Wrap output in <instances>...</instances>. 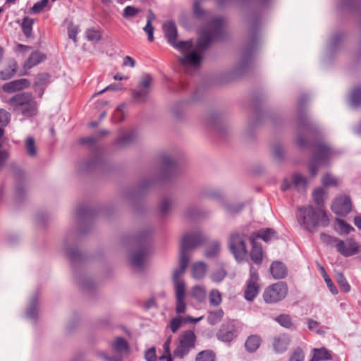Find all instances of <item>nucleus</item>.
Masks as SVG:
<instances>
[{"mask_svg": "<svg viewBox=\"0 0 361 361\" xmlns=\"http://www.w3.org/2000/svg\"><path fill=\"white\" fill-rule=\"evenodd\" d=\"M225 23V18L214 17L204 23L200 30L196 43L192 39L177 42L178 31L173 21L164 23L163 31L169 44L180 53L179 63L185 67L198 68L211 43L224 38Z\"/></svg>", "mask_w": 361, "mask_h": 361, "instance_id": "obj_1", "label": "nucleus"}, {"mask_svg": "<svg viewBox=\"0 0 361 361\" xmlns=\"http://www.w3.org/2000/svg\"><path fill=\"white\" fill-rule=\"evenodd\" d=\"M309 99V95L302 94L298 102V124L296 143L302 149H312V155L309 171L314 177L317 175L319 168L327 165L338 152L331 144L324 140L318 124L310 120L305 114V106Z\"/></svg>", "mask_w": 361, "mask_h": 361, "instance_id": "obj_2", "label": "nucleus"}, {"mask_svg": "<svg viewBox=\"0 0 361 361\" xmlns=\"http://www.w3.org/2000/svg\"><path fill=\"white\" fill-rule=\"evenodd\" d=\"M274 0H216L221 7L231 5L235 2L243 11H247L245 20L249 25L250 36L245 47L239 62L234 71L229 76V80L241 75L251 66L252 57L259 44L258 35L262 26L261 13L267 8Z\"/></svg>", "mask_w": 361, "mask_h": 361, "instance_id": "obj_3", "label": "nucleus"}, {"mask_svg": "<svg viewBox=\"0 0 361 361\" xmlns=\"http://www.w3.org/2000/svg\"><path fill=\"white\" fill-rule=\"evenodd\" d=\"M206 239V236L199 230L185 233L181 239L180 267L175 269L173 273L176 297V312L178 314L184 313L187 307L185 302V284L180 279V276L185 272L188 267L190 251L200 246Z\"/></svg>", "mask_w": 361, "mask_h": 361, "instance_id": "obj_4", "label": "nucleus"}, {"mask_svg": "<svg viewBox=\"0 0 361 361\" xmlns=\"http://www.w3.org/2000/svg\"><path fill=\"white\" fill-rule=\"evenodd\" d=\"M94 214V210L86 205H80L76 209L75 220L78 224L77 228L68 231L63 242L64 252L73 264L82 263L85 261V257L75 245L79 235L86 232L82 226L88 224Z\"/></svg>", "mask_w": 361, "mask_h": 361, "instance_id": "obj_5", "label": "nucleus"}, {"mask_svg": "<svg viewBox=\"0 0 361 361\" xmlns=\"http://www.w3.org/2000/svg\"><path fill=\"white\" fill-rule=\"evenodd\" d=\"M180 168L176 160L169 155H164L161 157V172L159 177L145 178L139 183L136 190L130 192L127 197L134 199L142 194L146 190L152 186L158 180H167L178 174Z\"/></svg>", "mask_w": 361, "mask_h": 361, "instance_id": "obj_6", "label": "nucleus"}, {"mask_svg": "<svg viewBox=\"0 0 361 361\" xmlns=\"http://www.w3.org/2000/svg\"><path fill=\"white\" fill-rule=\"evenodd\" d=\"M298 224L304 229L313 232L318 226H326L329 219L326 213L320 209H315L312 205L298 207L296 212Z\"/></svg>", "mask_w": 361, "mask_h": 361, "instance_id": "obj_7", "label": "nucleus"}, {"mask_svg": "<svg viewBox=\"0 0 361 361\" xmlns=\"http://www.w3.org/2000/svg\"><path fill=\"white\" fill-rule=\"evenodd\" d=\"M151 230L147 229L138 233L135 242L137 245V250L130 253L129 259L132 268L137 272H141L145 268V259L148 254V238Z\"/></svg>", "mask_w": 361, "mask_h": 361, "instance_id": "obj_8", "label": "nucleus"}, {"mask_svg": "<svg viewBox=\"0 0 361 361\" xmlns=\"http://www.w3.org/2000/svg\"><path fill=\"white\" fill-rule=\"evenodd\" d=\"M8 104L13 110L25 117H32L37 114V106L33 96L29 92H22L12 97Z\"/></svg>", "mask_w": 361, "mask_h": 361, "instance_id": "obj_9", "label": "nucleus"}, {"mask_svg": "<svg viewBox=\"0 0 361 361\" xmlns=\"http://www.w3.org/2000/svg\"><path fill=\"white\" fill-rule=\"evenodd\" d=\"M245 237L240 233H233L228 240V248L238 262L243 261L247 256Z\"/></svg>", "mask_w": 361, "mask_h": 361, "instance_id": "obj_10", "label": "nucleus"}, {"mask_svg": "<svg viewBox=\"0 0 361 361\" xmlns=\"http://www.w3.org/2000/svg\"><path fill=\"white\" fill-rule=\"evenodd\" d=\"M196 336L191 330L183 332L178 338V344L173 350V356L180 359L188 355L190 351L195 348Z\"/></svg>", "mask_w": 361, "mask_h": 361, "instance_id": "obj_11", "label": "nucleus"}, {"mask_svg": "<svg viewBox=\"0 0 361 361\" xmlns=\"http://www.w3.org/2000/svg\"><path fill=\"white\" fill-rule=\"evenodd\" d=\"M288 293V287L283 281L277 282L265 289L263 298L267 303H275L283 300Z\"/></svg>", "mask_w": 361, "mask_h": 361, "instance_id": "obj_12", "label": "nucleus"}, {"mask_svg": "<svg viewBox=\"0 0 361 361\" xmlns=\"http://www.w3.org/2000/svg\"><path fill=\"white\" fill-rule=\"evenodd\" d=\"M152 78L148 74L143 75L138 82L137 87L132 90L133 99L136 102H145L149 97Z\"/></svg>", "mask_w": 361, "mask_h": 361, "instance_id": "obj_13", "label": "nucleus"}, {"mask_svg": "<svg viewBox=\"0 0 361 361\" xmlns=\"http://www.w3.org/2000/svg\"><path fill=\"white\" fill-rule=\"evenodd\" d=\"M259 275L257 270L254 267L250 266V279L247 282L246 288L244 292V297L248 301H252L257 295L259 290L258 283Z\"/></svg>", "mask_w": 361, "mask_h": 361, "instance_id": "obj_14", "label": "nucleus"}, {"mask_svg": "<svg viewBox=\"0 0 361 361\" xmlns=\"http://www.w3.org/2000/svg\"><path fill=\"white\" fill-rule=\"evenodd\" d=\"M106 160L104 151L101 149L95 150L92 156L86 161L85 165V171L102 170L105 168Z\"/></svg>", "mask_w": 361, "mask_h": 361, "instance_id": "obj_15", "label": "nucleus"}, {"mask_svg": "<svg viewBox=\"0 0 361 361\" xmlns=\"http://www.w3.org/2000/svg\"><path fill=\"white\" fill-rule=\"evenodd\" d=\"M351 209L350 198L345 195L336 197L331 204L332 211L339 216L347 215L351 211Z\"/></svg>", "mask_w": 361, "mask_h": 361, "instance_id": "obj_16", "label": "nucleus"}, {"mask_svg": "<svg viewBox=\"0 0 361 361\" xmlns=\"http://www.w3.org/2000/svg\"><path fill=\"white\" fill-rule=\"evenodd\" d=\"M336 248L341 255L345 257L355 255L359 252V246L353 238H348L345 240L339 239L338 244H336Z\"/></svg>", "mask_w": 361, "mask_h": 361, "instance_id": "obj_17", "label": "nucleus"}, {"mask_svg": "<svg viewBox=\"0 0 361 361\" xmlns=\"http://www.w3.org/2000/svg\"><path fill=\"white\" fill-rule=\"evenodd\" d=\"M343 38L342 32H336L331 37L325 49L324 61L330 59L337 53L341 48Z\"/></svg>", "mask_w": 361, "mask_h": 361, "instance_id": "obj_18", "label": "nucleus"}, {"mask_svg": "<svg viewBox=\"0 0 361 361\" xmlns=\"http://www.w3.org/2000/svg\"><path fill=\"white\" fill-rule=\"evenodd\" d=\"M308 185L307 179L302 174L297 173H294L292 176L291 181L289 183L286 180L281 185V189L286 190L290 188H293L298 192H303L305 190Z\"/></svg>", "mask_w": 361, "mask_h": 361, "instance_id": "obj_19", "label": "nucleus"}, {"mask_svg": "<svg viewBox=\"0 0 361 361\" xmlns=\"http://www.w3.org/2000/svg\"><path fill=\"white\" fill-rule=\"evenodd\" d=\"M39 311V303L37 293H34L28 300L27 307L25 310V317L35 322L38 317Z\"/></svg>", "mask_w": 361, "mask_h": 361, "instance_id": "obj_20", "label": "nucleus"}, {"mask_svg": "<svg viewBox=\"0 0 361 361\" xmlns=\"http://www.w3.org/2000/svg\"><path fill=\"white\" fill-rule=\"evenodd\" d=\"M216 336L219 340L223 342L227 343L231 341L236 336L234 325L231 323L222 324Z\"/></svg>", "mask_w": 361, "mask_h": 361, "instance_id": "obj_21", "label": "nucleus"}, {"mask_svg": "<svg viewBox=\"0 0 361 361\" xmlns=\"http://www.w3.org/2000/svg\"><path fill=\"white\" fill-rule=\"evenodd\" d=\"M111 347L114 353L119 355H128L130 347L128 341L123 337H116L112 342Z\"/></svg>", "mask_w": 361, "mask_h": 361, "instance_id": "obj_22", "label": "nucleus"}, {"mask_svg": "<svg viewBox=\"0 0 361 361\" xmlns=\"http://www.w3.org/2000/svg\"><path fill=\"white\" fill-rule=\"evenodd\" d=\"M290 343V338L286 334L275 336L273 340V348L276 353L281 354L286 351Z\"/></svg>", "mask_w": 361, "mask_h": 361, "instance_id": "obj_23", "label": "nucleus"}, {"mask_svg": "<svg viewBox=\"0 0 361 361\" xmlns=\"http://www.w3.org/2000/svg\"><path fill=\"white\" fill-rule=\"evenodd\" d=\"M203 319V317H200L198 318H194L191 316H187L185 317H176L173 318L169 324V327L173 333H176L178 329L180 327L183 322L184 323H192L195 324L200 321H201Z\"/></svg>", "mask_w": 361, "mask_h": 361, "instance_id": "obj_24", "label": "nucleus"}, {"mask_svg": "<svg viewBox=\"0 0 361 361\" xmlns=\"http://www.w3.org/2000/svg\"><path fill=\"white\" fill-rule=\"evenodd\" d=\"M361 7V0H339L336 8L340 12H353Z\"/></svg>", "mask_w": 361, "mask_h": 361, "instance_id": "obj_25", "label": "nucleus"}, {"mask_svg": "<svg viewBox=\"0 0 361 361\" xmlns=\"http://www.w3.org/2000/svg\"><path fill=\"white\" fill-rule=\"evenodd\" d=\"M250 243L252 250L250 252V257L252 261L256 264H260L262 262V247L260 243H258L253 235H250Z\"/></svg>", "mask_w": 361, "mask_h": 361, "instance_id": "obj_26", "label": "nucleus"}, {"mask_svg": "<svg viewBox=\"0 0 361 361\" xmlns=\"http://www.w3.org/2000/svg\"><path fill=\"white\" fill-rule=\"evenodd\" d=\"M30 85L28 80L22 78L11 82H7L4 85L3 90L6 92H13L25 88Z\"/></svg>", "mask_w": 361, "mask_h": 361, "instance_id": "obj_27", "label": "nucleus"}, {"mask_svg": "<svg viewBox=\"0 0 361 361\" xmlns=\"http://www.w3.org/2000/svg\"><path fill=\"white\" fill-rule=\"evenodd\" d=\"M46 59V56L39 51H35L32 52L28 57V59L25 61L23 68L25 70H29L34 66L39 64L41 62L44 61Z\"/></svg>", "mask_w": 361, "mask_h": 361, "instance_id": "obj_28", "label": "nucleus"}, {"mask_svg": "<svg viewBox=\"0 0 361 361\" xmlns=\"http://www.w3.org/2000/svg\"><path fill=\"white\" fill-rule=\"evenodd\" d=\"M261 117L260 113L256 111L252 117L249 118L245 130V134L247 137H252L253 135L256 127L261 123Z\"/></svg>", "mask_w": 361, "mask_h": 361, "instance_id": "obj_29", "label": "nucleus"}, {"mask_svg": "<svg viewBox=\"0 0 361 361\" xmlns=\"http://www.w3.org/2000/svg\"><path fill=\"white\" fill-rule=\"evenodd\" d=\"M270 272L274 279H280L286 276L287 269L282 262L276 261L271 264Z\"/></svg>", "mask_w": 361, "mask_h": 361, "instance_id": "obj_30", "label": "nucleus"}, {"mask_svg": "<svg viewBox=\"0 0 361 361\" xmlns=\"http://www.w3.org/2000/svg\"><path fill=\"white\" fill-rule=\"evenodd\" d=\"M50 82V75L47 73L38 74L35 79V87L36 91L39 90L40 96L43 94L44 88Z\"/></svg>", "mask_w": 361, "mask_h": 361, "instance_id": "obj_31", "label": "nucleus"}, {"mask_svg": "<svg viewBox=\"0 0 361 361\" xmlns=\"http://www.w3.org/2000/svg\"><path fill=\"white\" fill-rule=\"evenodd\" d=\"M251 235H253L255 240L261 238L267 243L277 238L276 232L272 228L261 229Z\"/></svg>", "mask_w": 361, "mask_h": 361, "instance_id": "obj_32", "label": "nucleus"}, {"mask_svg": "<svg viewBox=\"0 0 361 361\" xmlns=\"http://www.w3.org/2000/svg\"><path fill=\"white\" fill-rule=\"evenodd\" d=\"M262 339L258 335H251L247 337L245 343V348L249 353L255 352L260 346Z\"/></svg>", "mask_w": 361, "mask_h": 361, "instance_id": "obj_33", "label": "nucleus"}, {"mask_svg": "<svg viewBox=\"0 0 361 361\" xmlns=\"http://www.w3.org/2000/svg\"><path fill=\"white\" fill-rule=\"evenodd\" d=\"M135 133L132 131L124 132L119 135L115 142V145L120 148L130 145L135 139Z\"/></svg>", "mask_w": 361, "mask_h": 361, "instance_id": "obj_34", "label": "nucleus"}, {"mask_svg": "<svg viewBox=\"0 0 361 361\" xmlns=\"http://www.w3.org/2000/svg\"><path fill=\"white\" fill-rule=\"evenodd\" d=\"M207 266L203 262H198L192 265V277L195 279H202L207 271Z\"/></svg>", "mask_w": 361, "mask_h": 361, "instance_id": "obj_35", "label": "nucleus"}, {"mask_svg": "<svg viewBox=\"0 0 361 361\" xmlns=\"http://www.w3.org/2000/svg\"><path fill=\"white\" fill-rule=\"evenodd\" d=\"M18 65L15 61H10L8 66L0 72L1 78L4 80H8L14 76L17 71Z\"/></svg>", "mask_w": 361, "mask_h": 361, "instance_id": "obj_36", "label": "nucleus"}, {"mask_svg": "<svg viewBox=\"0 0 361 361\" xmlns=\"http://www.w3.org/2000/svg\"><path fill=\"white\" fill-rule=\"evenodd\" d=\"M331 358V354L328 350L324 348L313 350V357L310 361L327 360Z\"/></svg>", "mask_w": 361, "mask_h": 361, "instance_id": "obj_37", "label": "nucleus"}, {"mask_svg": "<svg viewBox=\"0 0 361 361\" xmlns=\"http://www.w3.org/2000/svg\"><path fill=\"white\" fill-rule=\"evenodd\" d=\"M200 195L209 199H220L222 197V192L216 188H206L201 191Z\"/></svg>", "mask_w": 361, "mask_h": 361, "instance_id": "obj_38", "label": "nucleus"}, {"mask_svg": "<svg viewBox=\"0 0 361 361\" xmlns=\"http://www.w3.org/2000/svg\"><path fill=\"white\" fill-rule=\"evenodd\" d=\"M350 105L357 107L361 105V86L355 87L349 96Z\"/></svg>", "mask_w": 361, "mask_h": 361, "instance_id": "obj_39", "label": "nucleus"}, {"mask_svg": "<svg viewBox=\"0 0 361 361\" xmlns=\"http://www.w3.org/2000/svg\"><path fill=\"white\" fill-rule=\"evenodd\" d=\"M192 11L195 17L200 20H204L209 17V13L201 7L198 0L194 1Z\"/></svg>", "mask_w": 361, "mask_h": 361, "instance_id": "obj_40", "label": "nucleus"}, {"mask_svg": "<svg viewBox=\"0 0 361 361\" xmlns=\"http://www.w3.org/2000/svg\"><path fill=\"white\" fill-rule=\"evenodd\" d=\"M25 149L27 156L30 157H34L36 156L37 148L33 137H29L25 140Z\"/></svg>", "mask_w": 361, "mask_h": 361, "instance_id": "obj_41", "label": "nucleus"}, {"mask_svg": "<svg viewBox=\"0 0 361 361\" xmlns=\"http://www.w3.org/2000/svg\"><path fill=\"white\" fill-rule=\"evenodd\" d=\"M221 249V244L218 241H214L207 247L204 252L205 257L207 258H212L216 257L219 252Z\"/></svg>", "mask_w": 361, "mask_h": 361, "instance_id": "obj_42", "label": "nucleus"}, {"mask_svg": "<svg viewBox=\"0 0 361 361\" xmlns=\"http://www.w3.org/2000/svg\"><path fill=\"white\" fill-rule=\"evenodd\" d=\"M271 154L276 161H282L284 159V151L280 143H276L272 146Z\"/></svg>", "mask_w": 361, "mask_h": 361, "instance_id": "obj_43", "label": "nucleus"}, {"mask_svg": "<svg viewBox=\"0 0 361 361\" xmlns=\"http://www.w3.org/2000/svg\"><path fill=\"white\" fill-rule=\"evenodd\" d=\"M227 272L224 267H219L214 269L211 274V279L212 281L219 283L226 277Z\"/></svg>", "mask_w": 361, "mask_h": 361, "instance_id": "obj_44", "label": "nucleus"}, {"mask_svg": "<svg viewBox=\"0 0 361 361\" xmlns=\"http://www.w3.org/2000/svg\"><path fill=\"white\" fill-rule=\"evenodd\" d=\"M173 204V200L171 197H164L160 203V212L161 215H166L171 210Z\"/></svg>", "mask_w": 361, "mask_h": 361, "instance_id": "obj_45", "label": "nucleus"}, {"mask_svg": "<svg viewBox=\"0 0 361 361\" xmlns=\"http://www.w3.org/2000/svg\"><path fill=\"white\" fill-rule=\"evenodd\" d=\"M34 23V20L28 17H25L23 18L21 27L24 35L27 37H30L32 35V25Z\"/></svg>", "mask_w": 361, "mask_h": 361, "instance_id": "obj_46", "label": "nucleus"}, {"mask_svg": "<svg viewBox=\"0 0 361 361\" xmlns=\"http://www.w3.org/2000/svg\"><path fill=\"white\" fill-rule=\"evenodd\" d=\"M223 315L224 312L222 310L212 311L209 313L207 317V322L209 324L214 325L221 320Z\"/></svg>", "mask_w": 361, "mask_h": 361, "instance_id": "obj_47", "label": "nucleus"}, {"mask_svg": "<svg viewBox=\"0 0 361 361\" xmlns=\"http://www.w3.org/2000/svg\"><path fill=\"white\" fill-rule=\"evenodd\" d=\"M191 295L197 301L202 302L205 299L207 293L205 289L203 287L196 286L192 288Z\"/></svg>", "mask_w": 361, "mask_h": 361, "instance_id": "obj_48", "label": "nucleus"}, {"mask_svg": "<svg viewBox=\"0 0 361 361\" xmlns=\"http://www.w3.org/2000/svg\"><path fill=\"white\" fill-rule=\"evenodd\" d=\"M215 354L212 350H206L196 355L195 361H214Z\"/></svg>", "mask_w": 361, "mask_h": 361, "instance_id": "obj_49", "label": "nucleus"}, {"mask_svg": "<svg viewBox=\"0 0 361 361\" xmlns=\"http://www.w3.org/2000/svg\"><path fill=\"white\" fill-rule=\"evenodd\" d=\"M319 270L321 271V273L324 277V279L330 290V292L336 295L338 293V290L336 286L334 284L331 279L329 278V275L326 274L324 268L322 266L319 267Z\"/></svg>", "mask_w": 361, "mask_h": 361, "instance_id": "obj_50", "label": "nucleus"}, {"mask_svg": "<svg viewBox=\"0 0 361 361\" xmlns=\"http://www.w3.org/2000/svg\"><path fill=\"white\" fill-rule=\"evenodd\" d=\"M209 303L213 306H218L221 302V295L216 289L211 290L209 295Z\"/></svg>", "mask_w": 361, "mask_h": 361, "instance_id": "obj_51", "label": "nucleus"}, {"mask_svg": "<svg viewBox=\"0 0 361 361\" xmlns=\"http://www.w3.org/2000/svg\"><path fill=\"white\" fill-rule=\"evenodd\" d=\"M336 279L337 283L344 292L348 293L350 291V286L342 273H337L336 275Z\"/></svg>", "mask_w": 361, "mask_h": 361, "instance_id": "obj_52", "label": "nucleus"}, {"mask_svg": "<svg viewBox=\"0 0 361 361\" xmlns=\"http://www.w3.org/2000/svg\"><path fill=\"white\" fill-rule=\"evenodd\" d=\"M185 216L190 219H197L200 216V211L195 206L190 205L187 208Z\"/></svg>", "mask_w": 361, "mask_h": 361, "instance_id": "obj_53", "label": "nucleus"}, {"mask_svg": "<svg viewBox=\"0 0 361 361\" xmlns=\"http://www.w3.org/2000/svg\"><path fill=\"white\" fill-rule=\"evenodd\" d=\"M320 240L326 245H334L336 247V244H338L339 238L322 233L320 234Z\"/></svg>", "mask_w": 361, "mask_h": 361, "instance_id": "obj_54", "label": "nucleus"}, {"mask_svg": "<svg viewBox=\"0 0 361 361\" xmlns=\"http://www.w3.org/2000/svg\"><path fill=\"white\" fill-rule=\"evenodd\" d=\"M325 192L322 188L315 189L313 192V198L314 202L318 204L321 205L324 201Z\"/></svg>", "mask_w": 361, "mask_h": 361, "instance_id": "obj_55", "label": "nucleus"}, {"mask_svg": "<svg viewBox=\"0 0 361 361\" xmlns=\"http://www.w3.org/2000/svg\"><path fill=\"white\" fill-rule=\"evenodd\" d=\"M276 322L282 326L290 329L293 326L291 319L289 315L281 314L276 318Z\"/></svg>", "mask_w": 361, "mask_h": 361, "instance_id": "obj_56", "label": "nucleus"}, {"mask_svg": "<svg viewBox=\"0 0 361 361\" xmlns=\"http://www.w3.org/2000/svg\"><path fill=\"white\" fill-rule=\"evenodd\" d=\"M78 282L82 287L88 290H91L94 286V283L92 279L86 276L80 277L78 279Z\"/></svg>", "mask_w": 361, "mask_h": 361, "instance_id": "obj_57", "label": "nucleus"}, {"mask_svg": "<svg viewBox=\"0 0 361 361\" xmlns=\"http://www.w3.org/2000/svg\"><path fill=\"white\" fill-rule=\"evenodd\" d=\"M322 183L325 187L336 186L338 180L330 173H326L322 177Z\"/></svg>", "mask_w": 361, "mask_h": 361, "instance_id": "obj_58", "label": "nucleus"}, {"mask_svg": "<svg viewBox=\"0 0 361 361\" xmlns=\"http://www.w3.org/2000/svg\"><path fill=\"white\" fill-rule=\"evenodd\" d=\"M86 37L89 41L97 42L102 38L100 32L94 29H89L86 32Z\"/></svg>", "mask_w": 361, "mask_h": 361, "instance_id": "obj_59", "label": "nucleus"}, {"mask_svg": "<svg viewBox=\"0 0 361 361\" xmlns=\"http://www.w3.org/2000/svg\"><path fill=\"white\" fill-rule=\"evenodd\" d=\"M49 0H40L36 2L31 8V12L34 14L41 13L48 5Z\"/></svg>", "mask_w": 361, "mask_h": 361, "instance_id": "obj_60", "label": "nucleus"}, {"mask_svg": "<svg viewBox=\"0 0 361 361\" xmlns=\"http://www.w3.org/2000/svg\"><path fill=\"white\" fill-rule=\"evenodd\" d=\"M305 355L300 348H296L291 354L289 361H304Z\"/></svg>", "mask_w": 361, "mask_h": 361, "instance_id": "obj_61", "label": "nucleus"}, {"mask_svg": "<svg viewBox=\"0 0 361 361\" xmlns=\"http://www.w3.org/2000/svg\"><path fill=\"white\" fill-rule=\"evenodd\" d=\"M338 225L339 231L341 233L348 234L351 231L354 230V228L345 223L343 220H338Z\"/></svg>", "mask_w": 361, "mask_h": 361, "instance_id": "obj_62", "label": "nucleus"}, {"mask_svg": "<svg viewBox=\"0 0 361 361\" xmlns=\"http://www.w3.org/2000/svg\"><path fill=\"white\" fill-rule=\"evenodd\" d=\"M139 11L140 10L134 6H128L123 10V17L126 18L134 17L139 13Z\"/></svg>", "mask_w": 361, "mask_h": 361, "instance_id": "obj_63", "label": "nucleus"}, {"mask_svg": "<svg viewBox=\"0 0 361 361\" xmlns=\"http://www.w3.org/2000/svg\"><path fill=\"white\" fill-rule=\"evenodd\" d=\"M145 358L146 361H157L156 348L154 347H152L147 350L145 353Z\"/></svg>", "mask_w": 361, "mask_h": 361, "instance_id": "obj_64", "label": "nucleus"}]
</instances>
